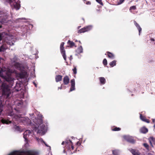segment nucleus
I'll return each instance as SVG.
<instances>
[{
  "mask_svg": "<svg viewBox=\"0 0 155 155\" xmlns=\"http://www.w3.org/2000/svg\"><path fill=\"white\" fill-rule=\"evenodd\" d=\"M14 128L17 131H20L21 130V128L18 126L15 125L14 127Z\"/></svg>",
  "mask_w": 155,
  "mask_h": 155,
  "instance_id": "obj_30",
  "label": "nucleus"
},
{
  "mask_svg": "<svg viewBox=\"0 0 155 155\" xmlns=\"http://www.w3.org/2000/svg\"><path fill=\"white\" fill-rule=\"evenodd\" d=\"M7 16H5V18H4V19H7ZM5 20V19H3L2 21H0V23H1L2 24H3L4 23V21L3 20Z\"/></svg>",
  "mask_w": 155,
  "mask_h": 155,
  "instance_id": "obj_37",
  "label": "nucleus"
},
{
  "mask_svg": "<svg viewBox=\"0 0 155 155\" xmlns=\"http://www.w3.org/2000/svg\"><path fill=\"white\" fill-rule=\"evenodd\" d=\"M21 84L19 83H16L14 89L16 91H18L21 89Z\"/></svg>",
  "mask_w": 155,
  "mask_h": 155,
  "instance_id": "obj_18",
  "label": "nucleus"
},
{
  "mask_svg": "<svg viewBox=\"0 0 155 155\" xmlns=\"http://www.w3.org/2000/svg\"><path fill=\"white\" fill-rule=\"evenodd\" d=\"M116 61L115 60H114L112 61V62H110V63L109 64L110 66L112 67L116 65Z\"/></svg>",
  "mask_w": 155,
  "mask_h": 155,
  "instance_id": "obj_27",
  "label": "nucleus"
},
{
  "mask_svg": "<svg viewBox=\"0 0 155 155\" xmlns=\"http://www.w3.org/2000/svg\"><path fill=\"white\" fill-rule=\"evenodd\" d=\"M124 138L127 141L132 143H134L135 140L134 139L133 137L129 136H125Z\"/></svg>",
  "mask_w": 155,
  "mask_h": 155,
  "instance_id": "obj_9",
  "label": "nucleus"
},
{
  "mask_svg": "<svg viewBox=\"0 0 155 155\" xmlns=\"http://www.w3.org/2000/svg\"><path fill=\"white\" fill-rule=\"evenodd\" d=\"M31 133V131L29 130H26L23 134V137L26 141L28 140V137L29 136L30 134Z\"/></svg>",
  "mask_w": 155,
  "mask_h": 155,
  "instance_id": "obj_10",
  "label": "nucleus"
},
{
  "mask_svg": "<svg viewBox=\"0 0 155 155\" xmlns=\"http://www.w3.org/2000/svg\"><path fill=\"white\" fill-rule=\"evenodd\" d=\"M106 53L107 54V56L109 58L112 59H114V55L113 54L109 51H107Z\"/></svg>",
  "mask_w": 155,
  "mask_h": 155,
  "instance_id": "obj_19",
  "label": "nucleus"
},
{
  "mask_svg": "<svg viewBox=\"0 0 155 155\" xmlns=\"http://www.w3.org/2000/svg\"><path fill=\"white\" fill-rule=\"evenodd\" d=\"M81 27V26H78V28L79 29Z\"/></svg>",
  "mask_w": 155,
  "mask_h": 155,
  "instance_id": "obj_47",
  "label": "nucleus"
},
{
  "mask_svg": "<svg viewBox=\"0 0 155 155\" xmlns=\"http://www.w3.org/2000/svg\"><path fill=\"white\" fill-rule=\"evenodd\" d=\"M82 19L83 21L84 22H85V20H84V18H82Z\"/></svg>",
  "mask_w": 155,
  "mask_h": 155,
  "instance_id": "obj_44",
  "label": "nucleus"
},
{
  "mask_svg": "<svg viewBox=\"0 0 155 155\" xmlns=\"http://www.w3.org/2000/svg\"><path fill=\"white\" fill-rule=\"evenodd\" d=\"M83 1H84V2H86V1H87L86 0H83Z\"/></svg>",
  "mask_w": 155,
  "mask_h": 155,
  "instance_id": "obj_48",
  "label": "nucleus"
},
{
  "mask_svg": "<svg viewBox=\"0 0 155 155\" xmlns=\"http://www.w3.org/2000/svg\"><path fill=\"white\" fill-rule=\"evenodd\" d=\"M62 84L61 85V86L60 87H58V89H62Z\"/></svg>",
  "mask_w": 155,
  "mask_h": 155,
  "instance_id": "obj_42",
  "label": "nucleus"
},
{
  "mask_svg": "<svg viewBox=\"0 0 155 155\" xmlns=\"http://www.w3.org/2000/svg\"><path fill=\"white\" fill-rule=\"evenodd\" d=\"M96 1L102 5H103V3L102 2V0H96Z\"/></svg>",
  "mask_w": 155,
  "mask_h": 155,
  "instance_id": "obj_35",
  "label": "nucleus"
},
{
  "mask_svg": "<svg viewBox=\"0 0 155 155\" xmlns=\"http://www.w3.org/2000/svg\"><path fill=\"white\" fill-rule=\"evenodd\" d=\"M2 27V25H0V28H1Z\"/></svg>",
  "mask_w": 155,
  "mask_h": 155,
  "instance_id": "obj_49",
  "label": "nucleus"
},
{
  "mask_svg": "<svg viewBox=\"0 0 155 155\" xmlns=\"http://www.w3.org/2000/svg\"><path fill=\"white\" fill-rule=\"evenodd\" d=\"M121 130V128L119 127H115L113 128H112V130L113 131H118Z\"/></svg>",
  "mask_w": 155,
  "mask_h": 155,
  "instance_id": "obj_29",
  "label": "nucleus"
},
{
  "mask_svg": "<svg viewBox=\"0 0 155 155\" xmlns=\"http://www.w3.org/2000/svg\"><path fill=\"white\" fill-rule=\"evenodd\" d=\"M103 63L104 66H106L107 64V61L106 59L104 58V59L103 61Z\"/></svg>",
  "mask_w": 155,
  "mask_h": 155,
  "instance_id": "obj_31",
  "label": "nucleus"
},
{
  "mask_svg": "<svg viewBox=\"0 0 155 155\" xmlns=\"http://www.w3.org/2000/svg\"><path fill=\"white\" fill-rule=\"evenodd\" d=\"M75 41V42H77V41H78L76 40V41Z\"/></svg>",
  "mask_w": 155,
  "mask_h": 155,
  "instance_id": "obj_54",
  "label": "nucleus"
},
{
  "mask_svg": "<svg viewBox=\"0 0 155 155\" xmlns=\"http://www.w3.org/2000/svg\"><path fill=\"white\" fill-rule=\"evenodd\" d=\"M8 0V2L10 4L11 6L15 8L16 10L19 9L20 7V2L19 0Z\"/></svg>",
  "mask_w": 155,
  "mask_h": 155,
  "instance_id": "obj_5",
  "label": "nucleus"
},
{
  "mask_svg": "<svg viewBox=\"0 0 155 155\" xmlns=\"http://www.w3.org/2000/svg\"><path fill=\"white\" fill-rule=\"evenodd\" d=\"M68 141V140H67V141H65V142L63 141V142L62 143H61V144H62V145H64V144H65V146H66V147H68V145H66V142Z\"/></svg>",
  "mask_w": 155,
  "mask_h": 155,
  "instance_id": "obj_40",
  "label": "nucleus"
},
{
  "mask_svg": "<svg viewBox=\"0 0 155 155\" xmlns=\"http://www.w3.org/2000/svg\"><path fill=\"white\" fill-rule=\"evenodd\" d=\"M79 43H80V44H81V41H79Z\"/></svg>",
  "mask_w": 155,
  "mask_h": 155,
  "instance_id": "obj_50",
  "label": "nucleus"
},
{
  "mask_svg": "<svg viewBox=\"0 0 155 155\" xmlns=\"http://www.w3.org/2000/svg\"><path fill=\"white\" fill-rule=\"evenodd\" d=\"M14 66L17 69L20 70L21 68V65L19 62H16L14 64Z\"/></svg>",
  "mask_w": 155,
  "mask_h": 155,
  "instance_id": "obj_23",
  "label": "nucleus"
},
{
  "mask_svg": "<svg viewBox=\"0 0 155 155\" xmlns=\"http://www.w3.org/2000/svg\"><path fill=\"white\" fill-rule=\"evenodd\" d=\"M112 153L113 155H119V151L117 150H113L112 151Z\"/></svg>",
  "mask_w": 155,
  "mask_h": 155,
  "instance_id": "obj_28",
  "label": "nucleus"
},
{
  "mask_svg": "<svg viewBox=\"0 0 155 155\" xmlns=\"http://www.w3.org/2000/svg\"><path fill=\"white\" fill-rule=\"evenodd\" d=\"M71 86L70 88V91H74L75 89V82L74 79H72L71 81Z\"/></svg>",
  "mask_w": 155,
  "mask_h": 155,
  "instance_id": "obj_11",
  "label": "nucleus"
},
{
  "mask_svg": "<svg viewBox=\"0 0 155 155\" xmlns=\"http://www.w3.org/2000/svg\"><path fill=\"white\" fill-rule=\"evenodd\" d=\"M62 76V75H56L55 77V81L56 82H58L61 81Z\"/></svg>",
  "mask_w": 155,
  "mask_h": 155,
  "instance_id": "obj_20",
  "label": "nucleus"
},
{
  "mask_svg": "<svg viewBox=\"0 0 155 155\" xmlns=\"http://www.w3.org/2000/svg\"><path fill=\"white\" fill-rule=\"evenodd\" d=\"M35 155L34 152L31 150L27 151H15L10 153L8 155Z\"/></svg>",
  "mask_w": 155,
  "mask_h": 155,
  "instance_id": "obj_3",
  "label": "nucleus"
},
{
  "mask_svg": "<svg viewBox=\"0 0 155 155\" xmlns=\"http://www.w3.org/2000/svg\"><path fill=\"white\" fill-rule=\"evenodd\" d=\"M136 9H137V8H136V6L134 5V6H132L130 7V10H135Z\"/></svg>",
  "mask_w": 155,
  "mask_h": 155,
  "instance_id": "obj_33",
  "label": "nucleus"
},
{
  "mask_svg": "<svg viewBox=\"0 0 155 155\" xmlns=\"http://www.w3.org/2000/svg\"><path fill=\"white\" fill-rule=\"evenodd\" d=\"M70 79L68 76H66L63 78V83L64 85H67L69 82Z\"/></svg>",
  "mask_w": 155,
  "mask_h": 155,
  "instance_id": "obj_14",
  "label": "nucleus"
},
{
  "mask_svg": "<svg viewBox=\"0 0 155 155\" xmlns=\"http://www.w3.org/2000/svg\"><path fill=\"white\" fill-rule=\"evenodd\" d=\"M92 26L91 25L87 26L79 30L78 31V33H81L88 31L91 30L92 29Z\"/></svg>",
  "mask_w": 155,
  "mask_h": 155,
  "instance_id": "obj_7",
  "label": "nucleus"
},
{
  "mask_svg": "<svg viewBox=\"0 0 155 155\" xmlns=\"http://www.w3.org/2000/svg\"><path fill=\"white\" fill-rule=\"evenodd\" d=\"M43 141V142L45 143V145L46 146H48L47 145V144L45 143V142L44 141Z\"/></svg>",
  "mask_w": 155,
  "mask_h": 155,
  "instance_id": "obj_45",
  "label": "nucleus"
},
{
  "mask_svg": "<svg viewBox=\"0 0 155 155\" xmlns=\"http://www.w3.org/2000/svg\"><path fill=\"white\" fill-rule=\"evenodd\" d=\"M2 51V49L1 48H0V52Z\"/></svg>",
  "mask_w": 155,
  "mask_h": 155,
  "instance_id": "obj_51",
  "label": "nucleus"
},
{
  "mask_svg": "<svg viewBox=\"0 0 155 155\" xmlns=\"http://www.w3.org/2000/svg\"><path fill=\"white\" fill-rule=\"evenodd\" d=\"M124 1V0H119V2H118V4L120 5L122 4Z\"/></svg>",
  "mask_w": 155,
  "mask_h": 155,
  "instance_id": "obj_38",
  "label": "nucleus"
},
{
  "mask_svg": "<svg viewBox=\"0 0 155 155\" xmlns=\"http://www.w3.org/2000/svg\"><path fill=\"white\" fill-rule=\"evenodd\" d=\"M149 143L151 146H153L152 143L155 144V138L153 137H150L149 138Z\"/></svg>",
  "mask_w": 155,
  "mask_h": 155,
  "instance_id": "obj_21",
  "label": "nucleus"
},
{
  "mask_svg": "<svg viewBox=\"0 0 155 155\" xmlns=\"http://www.w3.org/2000/svg\"><path fill=\"white\" fill-rule=\"evenodd\" d=\"M34 83V84H35V86L36 87V84L35 83Z\"/></svg>",
  "mask_w": 155,
  "mask_h": 155,
  "instance_id": "obj_46",
  "label": "nucleus"
},
{
  "mask_svg": "<svg viewBox=\"0 0 155 155\" xmlns=\"http://www.w3.org/2000/svg\"><path fill=\"white\" fill-rule=\"evenodd\" d=\"M66 145H68V147L69 149H70L71 148L72 150L74 149V147L71 140H69L68 141L66 142Z\"/></svg>",
  "mask_w": 155,
  "mask_h": 155,
  "instance_id": "obj_12",
  "label": "nucleus"
},
{
  "mask_svg": "<svg viewBox=\"0 0 155 155\" xmlns=\"http://www.w3.org/2000/svg\"><path fill=\"white\" fill-rule=\"evenodd\" d=\"M144 146L147 149L149 148V145L146 143H144L143 144Z\"/></svg>",
  "mask_w": 155,
  "mask_h": 155,
  "instance_id": "obj_36",
  "label": "nucleus"
},
{
  "mask_svg": "<svg viewBox=\"0 0 155 155\" xmlns=\"http://www.w3.org/2000/svg\"><path fill=\"white\" fill-rule=\"evenodd\" d=\"M130 151L133 155H140V153L137 150L131 149Z\"/></svg>",
  "mask_w": 155,
  "mask_h": 155,
  "instance_id": "obj_13",
  "label": "nucleus"
},
{
  "mask_svg": "<svg viewBox=\"0 0 155 155\" xmlns=\"http://www.w3.org/2000/svg\"><path fill=\"white\" fill-rule=\"evenodd\" d=\"M9 115L12 117L14 119L19 121L20 123H24L25 121H30V120L28 118L21 117L20 115L14 114L13 112H11L9 114Z\"/></svg>",
  "mask_w": 155,
  "mask_h": 155,
  "instance_id": "obj_2",
  "label": "nucleus"
},
{
  "mask_svg": "<svg viewBox=\"0 0 155 155\" xmlns=\"http://www.w3.org/2000/svg\"><path fill=\"white\" fill-rule=\"evenodd\" d=\"M152 122L153 123H154L155 122V119H152Z\"/></svg>",
  "mask_w": 155,
  "mask_h": 155,
  "instance_id": "obj_41",
  "label": "nucleus"
},
{
  "mask_svg": "<svg viewBox=\"0 0 155 155\" xmlns=\"http://www.w3.org/2000/svg\"><path fill=\"white\" fill-rule=\"evenodd\" d=\"M0 76L4 79L6 82H3L1 86L2 94L6 99H9L11 93L10 87H11L14 83V79L11 77V74L6 70L2 69L0 71Z\"/></svg>",
  "mask_w": 155,
  "mask_h": 155,
  "instance_id": "obj_1",
  "label": "nucleus"
},
{
  "mask_svg": "<svg viewBox=\"0 0 155 155\" xmlns=\"http://www.w3.org/2000/svg\"><path fill=\"white\" fill-rule=\"evenodd\" d=\"M140 119L143 121L148 123L150 122V120L148 119H146V117L145 116H143L141 114H140Z\"/></svg>",
  "mask_w": 155,
  "mask_h": 155,
  "instance_id": "obj_15",
  "label": "nucleus"
},
{
  "mask_svg": "<svg viewBox=\"0 0 155 155\" xmlns=\"http://www.w3.org/2000/svg\"><path fill=\"white\" fill-rule=\"evenodd\" d=\"M99 80L101 83L102 84H105L106 80L105 78L103 77L99 78Z\"/></svg>",
  "mask_w": 155,
  "mask_h": 155,
  "instance_id": "obj_26",
  "label": "nucleus"
},
{
  "mask_svg": "<svg viewBox=\"0 0 155 155\" xmlns=\"http://www.w3.org/2000/svg\"><path fill=\"white\" fill-rule=\"evenodd\" d=\"M27 74V72L26 71L22 70L20 72L16 74V76L21 79H24L25 78Z\"/></svg>",
  "mask_w": 155,
  "mask_h": 155,
  "instance_id": "obj_8",
  "label": "nucleus"
},
{
  "mask_svg": "<svg viewBox=\"0 0 155 155\" xmlns=\"http://www.w3.org/2000/svg\"><path fill=\"white\" fill-rule=\"evenodd\" d=\"M79 143V142H78L77 143V144H78V143Z\"/></svg>",
  "mask_w": 155,
  "mask_h": 155,
  "instance_id": "obj_53",
  "label": "nucleus"
},
{
  "mask_svg": "<svg viewBox=\"0 0 155 155\" xmlns=\"http://www.w3.org/2000/svg\"><path fill=\"white\" fill-rule=\"evenodd\" d=\"M83 51V49L81 46H80L78 47L76 51V52L78 54L82 53Z\"/></svg>",
  "mask_w": 155,
  "mask_h": 155,
  "instance_id": "obj_22",
  "label": "nucleus"
},
{
  "mask_svg": "<svg viewBox=\"0 0 155 155\" xmlns=\"http://www.w3.org/2000/svg\"><path fill=\"white\" fill-rule=\"evenodd\" d=\"M134 23L135 25L136 26L137 28V29L138 30L139 35H140L141 31H142V28L140 26V25L136 22V21H134Z\"/></svg>",
  "mask_w": 155,
  "mask_h": 155,
  "instance_id": "obj_17",
  "label": "nucleus"
},
{
  "mask_svg": "<svg viewBox=\"0 0 155 155\" xmlns=\"http://www.w3.org/2000/svg\"><path fill=\"white\" fill-rule=\"evenodd\" d=\"M154 128H155V124H154Z\"/></svg>",
  "mask_w": 155,
  "mask_h": 155,
  "instance_id": "obj_52",
  "label": "nucleus"
},
{
  "mask_svg": "<svg viewBox=\"0 0 155 155\" xmlns=\"http://www.w3.org/2000/svg\"><path fill=\"white\" fill-rule=\"evenodd\" d=\"M73 71V73L74 74H76L77 72V69L76 67H74V68L72 69Z\"/></svg>",
  "mask_w": 155,
  "mask_h": 155,
  "instance_id": "obj_34",
  "label": "nucleus"
},
{
  "mask_svg": "<svg viewBox=\"0 0 155 155\" xmlns=\"http://www.w3.org/2000/svg\"><path fill=\"white\" fill-rule=\"evenodd\" d=\"M64 42L61 43L60 46V49L61 53L62 54L64 59L66 61V56L65 54V51L64 47Z\"/></svg>",
  "mask_w": 155,
  "mask_h": 155,
  "instance_id": "obj_6",
  "label": "nucleus"
},
{
  "mask_svg": "<svg viewBox=\"0 0 155 155\" xmlns=\"http://www.w3.org/2000/svg\"><path fill=\"white\" fill-rule=\"evenodd\" d=\"M37 120L39 121L40 122V124L38 127V133L41 134L45 133L47 131V127L45 124L42 123L43 120L42 119H39Z\"/></svg>",
  "mask_w": 155,
  "mask_h": 155,
  "instance_id": "obj_4",
  "label": "nucleus"
},
{
  "mask_svg": "<svg viewBox=\"0 0 155 155\" xmlns=\"http://www.w3.org/2000/svg\"><path fill=\"white\" fill-rule=\"evenodd\" d=\"M1 121L2 123L6 124H10L12 122L11 121L6 119H2Z\"/></svg>",
  "mask_w": 155,
  "mask_h": 155,
  "instance_id": "obj_25",
  "label": "nucleus"
},
{
  "mask_svg": "<svg viewBox=\"0 0 155 155\" xmlns=\"http://www.w3.org/2000/svg\"><path fill=\"white\" fill-rule=\"evenodd\" d=\"M140 131L141 133L145 134L147 132L148 130L146 127H143L140 129Z\"/></svg>",
  "mask_w": 155,
  "mask_h": 155,
  "instance_id": "obj_24",
  "label": "nucleus"
},
{
  "mask_svg": "<svg viewBox=\"0 0 155 155\" xmlns=\"http://www.w3.org/2000/svg\"><path fill=\"white\" fill-rule=\"evenodd\" d=\"M84 3H85L87 5H90L91 4V2L90 1H86V2H84Z\"/></svg>",
  "mask_w": 155,
  "mask_h": 155,
  "instance_id": "obj_39",
  "label": "nucleus"
},
{
  "mask_svg": "<svg viewBox=\"0 0 155 155\" xmlns=\"http://www.w3.org/2000/svg\"><path fill=\"white\" fill-rule=\"evenodd\" d=\"M2 39V37L1 35H0V41Z\"/></svg>",
  "mask_w": 155,
  "mask_h": 155,
  "instance_id": "obj_43",
  "label": "nucleus"
},
{
  "mask_svg": "<svg viewBox=\"0 0 155 155\" xmlns=\"http://www.w3.org/2000/svg\"><path fill=\"white\" fill-rule=\"evenodd\" d=\"M67 43L68 45H69V47L71 48H72L73 47H77V46L72 41H71L70 40H68Z\"/></svg>",
  "mask_w": 155,
  "mask_h": 155,
  "instance_id": "obj_16",
  "label": "nucleus"
},
{
  "mask_svg": "<svg viewBox=\"0 0 155 155\" xmlns=\"http://www.w3.org/2000/svg\"><path fill=\"white\" fill-rule=\"evenodd\" d=\"M23 103L21 101H19L18 103H15V104L17 106H21L23 104Z\"/></svg>",
  "mask_w": 155,
  "mask_h": 155,
  "instance_id": "obj_32",
  "label": "nucleus"
}]
</instances>
